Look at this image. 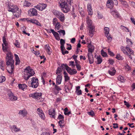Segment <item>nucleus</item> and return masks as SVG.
Listing matches in <instances>:
<instances>
[{
  "instance_id": "9b49d317",
  "label": "nucleus",
  "mask_w": 135,
  "mask_h": 135,
  "mask_svg": "<svg viewBox=\"0 0 135 135\" xmlns=\"http://www.w3.org/2000/svg\"><path fill=\"white\" fill-rule=\"evenodd\" d=\"M28 13L29 16H37L38 15L37 11L34 8L30 9Z\"/></svg>"
},
{
  "instance_id": "b1692460",
  "label": "nucleus",
  "mask_w": 135,
  "mask_h": 135,
  "mask_svg": "<svg viewBox=\"0 0 135 135\" xmlns=\"http://www.w3.org/2000/svg\"><path fill=\"white\" fill-rule=\"evenodd\" d=\"M116 73V70L114 68H111L108 71L109 74L111 76L114 75Z\"/></svg>"
},
{
  "instance_id": "58836bf2",
  "label": "nucleus",
  "mask_w": 135,
  "mask_h": 135,
  "mask_svg": "<svg viewBox=\"0 0 135 135\" xmlns=\"http://www.w3.org/2000/svg\"><path fill=\"white\" fill-rule=\"evenodd\" d=\"M125 69L127 71H128L131 69L130 67L127 63H126L125 64Z\"/></svg>"
},
{
  "instance_id": "4468645a",
  "label": "nucleus",
  "mask_w": 135,
  "mask_h": 135,
  "mask_svg": "<svg viewBox=\"0 0 135 135\" xmlns=\"http://www.w3.org/2000/svg\"><path fill=\"white\" fill-rule=\"evenodd\" d=\"M37 113L38 114L40 118L43 119L45 118V116L43 113V111L41 109L38 108L37 109Z\"/></svg>"
},
{
  "instance_id": "6e6d98bb",
  "label": "nucleus",
  "mask_w": 135,
  "mask_h": 135,
  "mask_svg": "<svg viewBox=\"0 0 135 135\" xmlns=\"http://www.w3.org/2000/svg\"><path fill=\"white\" fill-rule=\"evenodd\" d=\"M64 77L65 78V81H67L69 80L70 79V78L68 76V75H64Z\"/></svg>"
},
{
  "instance_id": "2eb2a0df",
  "label": "nucleus",
  "mask_w": 135,
  "mask_h": 135,
  "mask_svg": "<svg viewBox=\"0 0 135 135\" xmlns=\"http://www.w3.org/2000/svg\"><path fill=\"white\" fill-rule=\"evenodd\" d=\"M68 68V69H67V71L71 75L75 74L77 73V71L75 69H72L69 67Z\"/></svg>"
},
{
  "instance_id": "72a5a7b5",
  "label": "nucleus",
  "mask_w": 135,
  "mask_h": 135,
  "mask_svg": "<svg viewBox=\"0 0 135 135\" xmlns=\"http://www.w3.org/2000/svg\"><path fill=\"white\" fill-rule=\"evenodd\" d=\"M126 49L128 52L129 53V54H133V51L132 50L130 49L128 46H126Z\"/></svg>"
},
{
  "instance_id": "bb28decb",
  "label": "nucleus",
  "mask_w": 135,
  "mask_h": 135,
  "mask_svg": "<svg viewBox=\"0 0 135 135\" xmlns=\"http://www.w3.org/2000/svg\"><path fill=\"white\" fill-rule=\"evenodd\" d=\"M30 22L35 24L37 25L41 26V25L40 23L37 20L35 19H31L30 20Z\"/></svg>"
},
{
  "instance_id": "13d9d810",
  "label": "nucleus",
  "mask_w": 135,
  "mask_h": 135,
  "mask_svg": "<svg viewBox=\"0 0 135 135\" xmlns=\"http://www.w3.org/2000/svg\"><path fill=\"white\" fill-rule=\"evenodd\" d=\"M69 66H73L74 67L75 66V65L74 64V61H70L69 62Z\"/></svg>"
},
{
  "instance_id": "7c9ffc66",
  "label": "nucleus",
  "mask_w": 135,
  "mask_h": 135,
  "mask_svg": "<svg viewBox=\"0 0 135 135\" xmlns=\"http://www.w3.org/2000/svg\"><path fill=\"white\" fill-rule=\"evenodd\" d=\"M15 56L16 59L15 65H17L19 64L20 61L19 58L17 55L16 54H15Z\"/></svg>"
},
{
  "instance_id": "f3484780",
  "label": "nucleus",
  "mask_w": 135,
  "mask_h": 135,
  "mask_svg": "<svg viewBox=\"0 0 135 135\" xmlns=\"http://www.w3.org/2000/svg\"><path fill=\"white\" fill-rule=\"evenodd\" d=\"M88 60L90 64H92L94 62V58L92 53H88Z\"/></svg>"
},
{
  "instance_id": "c756f323",
  "label": "nucleus",
  "mask_w": 135,
  "mask_h": 135,
  "mask_svg": "<svg viewBox=\"0 0 135 135\" xmlns=\"http://www.w3.org/2000/svg\"><path fill=\"white\" fill-rule=\"evenodd\" d=\"M18 86L20 89H21L23 90H24V89H25L26 88L27 86L26 84H19Z\"/></svg>"
},
{
  "instance_id": "de8ad7c7",
  "label": "nucleus",
  "mask_w": 135,
  "mask_h": 135,
  "mask_svg": "<svg viewBox=\"0 0 135 135\" xmlns=\"http://www.w3.org/2000/svg\"><path fill=\"white\" fill-rule=\"evenodd\" d=\"M101 53L103 57H106L107 56V54L104 52L103 50H102L101 51Z\"/></svg>"
},
{
  "instance_id": "2f4dec72",
  "label": "nucleus",
  "mask_w": 135,
  "mask_h": 135,
  "mask_svg": "<svg viewBox=\"0 0 135 135\" xmlns=\"http://www.w3.org/2000/svg\"><path fill=\"white\" fill-rule=\"evenodd\" d=\"M59 125L61 128L64 126L65 125V124L64 120H60L59 122Z\"/></svg>"
},
{
  "instance_id": "c9c22d12",
  "label": "nucleus",
  "mask_w": 135,
  "mask_h": 135,
  "mask_svg": "<svg viewBox=\"0 0 135 135\" xmlns=\"http://www.w3.org/2000/svg\"><path fill=\"white\" fill-rule=\"evenodd\" d=\"M115 58L119 60H122L123 59V57L119 54H117L116 55Z\"/></svg>"
},
{
  "instance_id": "39448f33",
  "label": "nucleus",
  "mask_w": 135,
  "mask_h": 135,
  "mask_svg": "<svg viewBox=\"0 0 135 135\" xmlns=\"http://www.w3.org/2000/svg\"><path fill=\"white\" fill-rule=\"evenodd\" d=\"M28 85L30 87L33 88H36L38 85V80L37 78L35 77H33L31 79L30 83L29 82Z\"/></svg>"
},
{
  "instance_id": "a18cd8bd",
  "label": "nucleus",
  "mask_w": 135,
  "mask_h": 135,
  "mask_svg": "<svg viewBox=\"0 0 135 135\" xmlns=\"http://www.w3.org/2000/svg\"><path fill=\"white\" fill-rule=\"evenodd\" d=\"M65 43V41L64 40L61 39L60 40V44L61 45V47H62V46L64 45Z\"/></svg>"
},
{
  "instance_id": "774afa93",
  "label": "nucleus",
  "mask_w": 135,
  "mask_h": 135,
  "mask_svg": "<svg viewBox=\"0 0 135 135\" xmlns=\"http://www.w3.org/2000/svg\"><path fill=\"white\" fill-rule=\"evenodd\" d=\"M41 135H50V134L48 132H45L43 133Z\"/></svg>"
},
{
  "instance_id": "7ed1b4c3",
  "label": "nucleus",
  "mask_w": 135,
  "mask_h": 135,
  "mask_svg": "<svg viewBox=\"0 0 135 135\" xmlns=\"http://www.w3.org/2000/svg\"><path fill=\"white\" fill-rule=\"evenodd\" d=\"M34 74L35 73L33 69H31L29 66L27 67L24 69L23 77L25 80H27Z\"/></svg>"
},
{
  "instance_id": "864d4df0",
  "label": "nucleus",
  "mask_w": 135,
  "mask_h": 135,
  "mask_svg": "<svg viewBox=\"0 0 135 135\" xmlns=\"http://www.w3.org/2000/svg\"><path fill=\"white\" fill-rule=\"evenodd\" d=\"M14 45L16 46V47L18 48H20V44L19 42L16 41L14 43Z\"/></svg>"
},
{
  "instance_id": "052dcab7",
  "label": "nucleus",
  "mask_w": 135,
  "mask_h": 135,
  "mask_svg": "<svg viewBox=\"0 0 135 135\" xmlns=\"http://www.w3.org/2000/svg\"><path fill=\"white\" fill-rule=\"evenodd\" d=\"M98 17L99 19H101L102 18L103 16L99 12H98Z\"/></svg>"
},
{
  "instance_id": "680f3d73",
  "label": "nucleus",
  "mask_w": 135,
  "mask_h": 135,
  "mask_svg": "<svg viewBox=\"0 0 135 135\" xmlns=\"http://www.w3.org/2000/svg\"><path fill=\"white\" fill-rule=\"evenodd\" d=\"M76 68H77V70H80L81 69V67L78 64H76Z\"/></svg>"
},
{
  "instance_id": "f257e3e1",
  "label": "nucleus",
  "mask_w": 135,
  "mask_h": 135,
  "mask_svg": "<svg viewBox=\"0 0 135 135\" xmlns=\"http://www.w3.org/2000/svg\"><path fill=\"white\" fill-rule=\"evenodd\" d=\"M68 3L65 2L64 0L60 1L59 2V6L61 8L62 11L64 13L68 12L71 8L69 4L71 3L72 0H66Z\"/></svg>"
},
{
  "instance_id": "37998d69",
  "label": "nucleus",
  "mask_w": 135,
  "mask_h": 135,
  "mask_svg": "<svg viewBox=\"0 0 135 135\" xmlns=\"http://www.w3.org/2000/svg\"><path fill=\"white\" fill-rule=\"evenodd\" d=\"M6 78L4 76H0V83H2L5 80Z\"/></svg>"
},
{
  "instance_id": "ddd939ff",
  "label": "nucleus",
  "mask_w": 135,
  "mask_h": 135,
  "mask_svg": "<svg viewBox=\"0 0 135 135\" xmlns=\"http://www.w3.org/2000/svg\"><path fill=\"white\" fill-rule=\"evenodd\" d=\"M89 29V33L90 36L92 37L94 34V32L95 31V27L93 26H91L88 27Z\"/></svg>"
},
{
  "instance_id": "0eeeda50",
  "label": "nucleus",
  "mask_w": 135,
  "mask_h": 135,
  "mask_svg": "<svg viewBox=\"0 0 135 135\" xmlns=\"http://www.w3.org/2000/svg\"><path fill=\"white\" fill-rule=\"evenodd\" d=\"M3 43L2 44V49L3 51L5 52L8 50V44L6 40V37L4 35L2 38Z\"/></svg>"
},
{
  "instance_id": "69168bd1",
  "label": "nucleus",
  "mask_w": 135,
  "mask_h": 135,
  "mask_svg": "<svg viewBox=\"0 0 135 135\" xmlns=\"http://www.w3.org/2000/svg\"><path fill=\"white\" fill-rule=\"evenodd\" d=\"M121 2L122 3L123 5H126V6L127 5V2L124 0L123 1H121Z\"/></svg>"
},
{
  "instance_id": "dca6fc26",
  "label": "nucleus",
  "mask_w": 135,
  "mask_h": 135,
  "mask_svg": "<svg viewBox=\"0 0 135 135\" xmlns=\"http://www.w3.org/2000/svg\"><path fill=\"white\" fill-rule=\"evenodd\" d=\"M114 2L112 0H108L107 2L106 6L108 8H112L113 6Z\"/></svg>"
},
{
  "instance_id": "4d7b16f0",
  "label": "nucleus",
  "mask_w": 135,
  "mask_h": 135,
  "mask_svg": "<svg viewBox=\"0 0 135 135\" xmlns=\"http://www.w3.org/2000/svg\"><path fill=\"white\" fill-rule=\"evenodd\" d=\"M58 118L61 120H64V117L63 115L60 114L59 115Z\"/></svg>"
},
{
  "instance_id": "aec40b11",
  "label": "nucleus",
  "mask_w": 135,
  "mask_h": 135,
  "mask_svg": "<svg viewBox=\"0 0 135 135\" xmlns=\"http://www.w3.org/2000/svg\"><path fill=\"white\" fill-rule=\"evenodd\" d=\"M18 114L20 115H22L23 117H24L27 115V111L24 109L20 110L19 111Z\"/></svg>"
},
{
  "instance_id": "8fccbe9b",
  "label": "nucleus",
  "mask_w": 135,
  "mask_h": 135,
  "mask_svg": "<svg viewBox=\"0 0 135 135\" xmlns=\"http://www.w3.org/2000/svg\"><path fill=\"white\" fill-rule=\"evenodd\" d=\"M6 55L7 56L6 57V65H7V66H8V54L7 53Z\"/></svg>"
},
{
  "instance_id": "f03ea898",
  "label": "nucleus",
  "mask_w": 135,
  "mask_h": 135,
  "mask_svg": "<svg viewBox=\"0 0 135 135\" xmlns=\"http://www.w3.org/2000/svg\"><path fill=\"white\" fill-rule=\"evenodd\" d=\"M9 12H12L16 18H18L21 15V10L16 5L11 4L9 5Z\"/></svg>"
},
{
  "instance_id": "5fc2aeb1",
  "label": "nucleus",
  "mask_w": 135,
  "mask_h": 135,
  "mask_svg": "<svg viewBox=\"0 0 135 135\" xmlns=\"http://www.w3.org/2000/svg\"><path fill=\"white\" fill-rule=\"evenodd\" d=\"M87 113L89 115L91 116H93L94 114V113L93 110H91L90 112H87Z\"/></svg>"
},
{
  "instance_id": "5701e85b",
  "label": "nucleus",
  "mask_w": 135,
  "mask_h": 135,
  "mask_svg": "<svg viewBox=\"0 0 135 135\" xmlns=\"http://www.w3.org/2000/svg\"><path fill=\"white\" fill-rule=\"evenodd\" d=\"M62 79V76L60 75H58L56 79V84L58 85L61 84Z\"/></svg>"
},
{
  "instance_id": "0e129e2a",
  "label": "nucleus",
  "mask_w": 135,
  "mask_h": 135,
  "mask_svg": "<svg viewBox=\"0 0 135 135\" xmlns=\"http://www.w3.org/2000/svg\"><path fill=\"white\" fill-rule=\"evenodd\" d=\"M131 20L132 23L134 24L135 25V19L132 17H131Z\"/></svg>"
},
{
  "instance_id": "f8f14e48",
  "label": "nucleus",
  "mask_w": 135,
  "mask_h": 135,
  "mask_svg": "<svg viewBox=\"0 0 135 135\" xmlns=\"http://www.w3.org/2000/svg\"><path fill=\"white\" fill-rule=\"evenodd\" d=\"M9 99L11 101H14L17 100V97L14 95L11 91L9 90Z\"/></svg>"
},
{
  "instance_id": "f704fd0d",
  "label": "nucleus",
  "mask_w": 135,
  "mask_h": 135,
  "mask_svg": "<svg viewBox=\"0 0 135 135\" xmlns=\"http://www.w3.org/2000/svg\"><path fill=\"white\" fill-rule=\"evenodd\" d=\"M55 110L54 109H53V110L51 111H49V113L50 116L52 118H54L55 117Z\"/></svg>"
},
{
  "instance_id": "338daca9",
  "label": "nucleus",
  "mask_w": 135,
  "mask_h": 135,
  "mask_svg": "<svg viewBox=\"0 0 135 135\" xmlns=\"http://www.w3.org/2000/svg\"><path fill=\"white\" fill-rule=\"evenodd\" d=\"M114 126L113 128H118V124L117 123H113V124Z\"/></svg>"
},
{
  "instance_id": "cd10ccee",
  "label": "nucleus",
  "mask_w": 135,
  "mask_h": 135,
  "mask_svg": "<svg viewBox=\"0 0 135 135\" xmlns=\"http://www.w3.org/2000/svg\"><path fill=\"white\" fill-rule=\"evenodd\" d=\"M86 22L88 25V27L93 26L92 25V22L91 20L88 17H87L86 18Z\"/></svg>"
},
{
  "instance_id": "49530a36",
  "label": "nucleus",
  "mask_w": 135,
  "mask_h": 135,
  "mask_svg": "<svg viewBox=\"0 0 135 135\" xmlns=\"http://www.w3.org/2000/svg\"><path fill=\"white\" fill-rule=\"evenodd\" d=\"M61 68H60L58 67L57 68V70L56 71V74H57L58 75H58L60 74V73L61 72Z\"/></svg>"
},
{
  "instance_id": "393cba45",
  "label": "nucleus",
  "mask_w": 135,
  "mask_h": 135,
  "mask_svg": "<svg viewBox=\"0 0 135 135\" xmlns=\"http://www.w3.org/2000/svg\"><path fill=\"white\" fill-rule=\"evenodd\" d=\"M23 6L24 7H27L32 6V4L27 1H25L24 2Z\"/></svg>"
},
{
  "instance_id": "09e8293b",
  "label": "nucleus",
  "mask_w": 135,
  "mask_h": 135,
  "mask_svg": "<svg viewBox=\"0 0 135 135\" xmlns=\"http://www.w3.org/2000/svg\"><path fill=\"white\" fill-rule=\"evenodd\" d=\"M108 54L111 56H114V54L113 52L110 50L109 49H108Z\"/></svg>"
},
{
  "instance_id": "bf43d9fd",
  "label": "nucleus",
  "mask_w": 135,
  "mask_h": 135,
  "mask_svg": "<svg viewBox=\"0 0 135 135\" xmlns=\"http://www.w3.org/2000/svg\"><path fill=\"white\" fill-rule=\"evenodd\" d=\"M77 94L78 95H80L82 94V91L81 90H79L76 91H75Z\"/></svg>"
},
{
  "instance_id": "473e14b6",
  "label": "nucleus",
  "mask_w": 135,
  "mask_h": 135,
  "mask_svg": "<svg viewBox=\"0 0 135 135\" xmlns=\"http://www.w3.org/2000/svg\"><path fill=\"white\" fill-rule=\"evenodd\" d=\"M118 79L122 83L124 82L125 80L123 77L121 75L118 76Z\"/></svg>"
},
{
  "instance_id": "79ce46f5",
  "label": "nucleus",
  "mask_w": 135,
  "mask_h": 135,
  "mask_svg": "<svg viewBox=\"0 0 135 135\" xmlns=\"http://www.w3.org/2000/svg\"><path fill=\"white\" fill-rule=\"evenodd\" d=\"M121 28L124 31H127H127L129 32L128 29L126 27H125L121 25Z\"/></svg>"
},
{
  "instance_id": "20e7f679",
  "label": "nucleus",
  "mask_w": 135,
  "mask_h": 135,
  "mask_svg": "<svg viewBox=\"0 0 135 135\" xmlns=\"http://www.w3.org/2000/svg\"><path fill=\"white\" fill-rule=\"evenodd\" d=\"M14 61L13 60V56L11 52L9 51V66L11 67L10 70L9 71V73L12 74L14 71Z\"/></svg>"
},
{
  "instance_id": "e2e57ef3",
  "label": "nucleus",
  "mask_w": 135,
  "mask_h": 135,
  "mask_svg": "<svg viewBox=\"0 0 135 135\" xmlns=\"http://www.w3.org/2000/svg\"><path fill=\"white\" fill-rule=\"evenodd\" d=\"M108 61L110 64H113L114 62V61L113 60L110 59H109L108 60Z\"/></svg>"
},
{
  "instance_id": "4be33fe9",
  "label": "nucleus",
  "mask_w": 135,
  "mask_h": 135,
  "mask_svg": "<svg viewBox=\"0 0 135 135\" xmlns=\"http://www.w3.org/2000/svg\"><path fill=\"white\" fill-rule=\"evenodd\" d=\"M88 46L89 48L88 50L89 53H92L94 50V46L92 45L91 44H89L88 45Z\"/></svg>"
},
{
  "instance_id": "4c0bfd02",
  "label": "nucleus",
  "mask_w": 135,
  "mask_h": 135,
  "mask_svg": "<svg viewBox=\"0 0 135 135\" xmlns=\"http://www.w3.org/2000/svg\"><path fill=\"white\" fill-rule=\"evenodd\" d=\"M126 48H125L124 46H122L121 47V49L123 52L125 54H126L128 53V52L126 50Z\"/></svg>"
},
{
  "instance_id": "423d86ee",
  "label": "nucleus",
  "mask_w": 135,
  "mask_h": 135,
  "mask_svg": "<svg viewBox=\"0 0 135 135\" xmlns=\"http://www.w3.org/2000/svg\"><path fill=\"white\" fill-rule=\"evenodd\" d=\"M53 13L61 21L63 22L64 21L65 19L64 16V14L62 12L57 10H53Z\"/></svg>"
},
{
  "instance_id": "9d476101",
  "label": "nucleus",
  "mask_w": 135,
  "mask_h": 135,
  "mask_svg": "<svg viewBox=\"0 0 135 135\" xmlns=\"http://www.w3.org/2000/svg\"><path fill=\"white\" fill-rule=\"evenodd\" d=\"M47 6V5L46 4L40 3L37 6H34V7L37 9L38 10L42 11L45 9Z\"/></svg>"
},
{
  "instance_id": "a211bd4d",
  "label": "nucleus",
  "mask_w": 135,
  "mask_h": 135,
  "mask_svg": "<svg viewBox=\"0 0 135 135\" xmlns=\"http://www.w3.org/2000/svg\"><path fill=\"white\" fill-rule=\"evenodd\" d=\"M50 31L52 33L55 38L57 40H59L60 39L59 34L57 32H55L53 29H51Z\"/></svg>"
},
{
  "instance_id": "6e6552de",
  "label": "nucleus",
  "mask_w": 135,
  "mask_h": 135,
  "mask_svg": "<svg viewBox=\"0 0 135 135\" xmlns=\"http://www.w3.org/2000/svg\"><path fill=\"white\" fill-rule=\"evenodd\" d=\"M104 30L105 31V35L107 38L108 41L109 42H110L112 40V38L110 36V35L109 33V28L108 27H105L104 28Z\"/></svg>"
},
{
  "instance_id": "603ef678",
  "label": "nucleus",
  "mask_w": 135,
  "mask_h": 135,
  "mask_svg": "<svg viewBox=\"0 0 135 135\" xmlns=\"http://www.w3.org/2000/svg\"><path fill=\"white\" fill-rule=\"evenodd\" d=\"M55 88L57 91H58L61 90V89L59 86L57 85H55Z\"/></svg>"
},
{
  "instance_id": "1a4fd4ad",
  "label": "nucleus",
  "mask_w": 135,
  "mask_h": 135,
  "mask_svg": "<svg viewBox=\"0 0 135 135\" xmlns=\"http://www.w3.org/2000/svg\"><path fill=\"white\" fill-rule=\"evenodd\" d=\"M42 93H34L30 94L29 95L30 97H31L36 100H38L41 97Z\"/></svg>"
},
{
  "instance_id": "6ab92c4d",
  "label": "nucleus",
  "mask_w": 135,
  "mask_h": 135,
  "mask_svg": "<svg viewBox=\"0 0 135 135\" xmlns=\"http://www.w3.org/2000/svg\"><path fill=\"white\" fill-rule=\"evenodd\" d=\"M111 12L112 15H113L114 17L115 18H120V16L118 12L112 10L111 11Z\"/></svg>"
},
{
  "instance_id": "c85d7f7f",
  "label": "nucleus",
  "mask_w": 135,
  "mask_h": 135,
  "mask_svg": "<svg viewBox=\"0 0 135 135\" xmlns=\"http://www.w3.org/2000/svg\"><path fill=\"white\" fill-rule=\"evenodd\" d=\"M45 50L46 52L49 55L51 54V52L50 51L51 48L48 45H46L45 46Z\"/></svg>"
},
{
  "instance_id": "ea45409f",
  "label": "nucleus",
  "mask_w": 135,
  "mask_h": 135,
  "mask_svg": "<svg viewBox=\"0 0 135 135\" xmlns=\"http://www.w3.org/2000/svg\"><path fill=\"white\" fill-rule=\"evenodd\" d=\"M68 67H69L67 64H62L60 67L61 69H65L67 70V69H68Z\"/></svg>"
},
{
  "instance_id": "e433bc0d",
  "label": "nucleus",
  "mask_w": 135,
  "mask_h": 135,
  "mask_svg": "<svg viewBox=\"0 0 135 135\" xmlns=\"http://www.w3.org/2000/svg\"><path fill=\"white\" fill-rule=\"evenodd\" d=\"M126 42L127 44L129 45H132L133 44V43L131 41V40L128 38L127 37L126 38Z\"/></svg>"
},
{
  "instance_id": "c03bdc74",
  "label": "nucleus",
  "mask_w": 135,
  "mask_h": 135,
  "mask_svg": "<svg viewBox=\"0 0 135 135\" xmlns=\"http://www.w3.org/2000/svg\"><path fill=\"white\" fill-rule=\"evenodd\" d=\"M55 25V28L57 30H59L61 27V26L59 22H57Z\"/></svg>"
},
{
  "instance_id": "a19ab883",
  "label": "nucleus",
  "mask_w": 135,
  "mask_h": 135,
  "mask_svg": "<svg viewBox=\"0 0 135 135\" xmlns=\"http://www.w3.org/2000/svg\"><path fill=\"white\" fill-rule=\"evenodd\" d=\"M97 64H100L102 62V59L100 57V56H97Z\"/></svg>"
},
{
  "instance_id": "412c9836",
  "label": "nucleus",
  "mask_w": 135,
  "mask_h": 135,
  "mask_svg": "<svg viewBox=\"0 0 135 135\" xmlns=\"http://www.w3.org/2000/svg\"><path fill=\"white\" fill-rule=\"evenodd\" d=\"M11 129L12 132L13 131L17 132L21 131L20 129V128H18L16 126L13 125L11 126L10 127Z\"/></svg>"
},
{
  "instance_id": "3c124183",
  "label": "nucleus",
  "mask_w": 135,
  "mask_h": 135,
  "mask_svg": "<svg viewBox=\"0 0 135 135\" xmlns=\"http://www.w3.org/2000/svg\"><path fill=\"white\" fill-rule=\"evenodd\" d=\"M53 23L54 25H55L57 23V20L56 18H53Z\"/></svg>"
},
{
  "instance_id": "a878e982",
  "label": "nucleus",
  "mask_w": 135,
  "mask_h": 135,
  "mask_svg": "<svg viewBox=\"0 0 135 135\" xmlns=\"http://www.w3.org/2000/svg\"><path fill=\"white\" fill-rule=\"evenodd\" d=\"M88 11V14L90 15L93 14L92 10L91 5L90 4H88L87 5Z\"/></svg>"
}]
</instances>
